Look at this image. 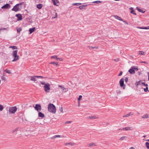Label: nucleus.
Segmentation results:
<instances>
[{
    "label": "nucleus",
    "mask_w": 149,
    "mask_h": 149,
    "mask_svg": "<svg viewBox=\"0 0 149 149\" xmlns=\"http://www.w3.org/2000/svg\"><path fill=\"white\" fill-rule=\"evenodd\" d=\"M122 73H123V72L121 71L120 72V73L118 74V76H121L122 75Z\"/></svg>",
    "instance_id": "obj_52"
},
{
    "label": "nucleus",
    "mask_w": 149,
    "mask_h": 149,
    "mask_svg": "<svg viewBox=\"0 0 149 149\" xmlns=\"http://www.w3.org/2000/svg\"><path fill=\"white\" fill-rule=\"evenodd\" d=\"M114 60L116 62H118L119 61L118 58H116V59H115Z\"/></svg>",
    "instance_id": "obj_56"
},
{
    "label": "nucleus",
    "mask_w": 149,
    "mask_h": 149,
    "mask_svg": "<svg viewBox=\"0 0 149 149\" xmlns=\"http://www.w3.org/2000/svg\"><path fill=\"white\" fill-rule=\"evenodd\" d=\"M22 3H18L12 9V10L15 12H17L20 10L22 7Z\"/></svg>",
    "instance_id": "obj_4"
},
{
    "label": "nucleus",
    "mask_w": 149,
    "mask_h": 149,
    "mask_svg": "<svg viewBox=\"0 0 149 149\" xmlns=\"http://www.w3.org/2000/svg\"><path fill=\"white\" fill-rule=\"evenodd\" d=\"M93 48H94V49H95V48L98 49V47L96 46V47H93Z\"/></svg>",
    "instance_id": "obj_62"
},
{
    "label": "nucleus",
    "mask_w": 149,
    "mask_h": 149,
    "mask_svg": "<svg viewBox=\"0 0 149 149\" xmlns=\"http://www.w3.org/2000/svg\"><path fill=\"white\" fill-rule=\"evenodd\" d=\"M142 118L143 119L145 118H149V115L147 113H146L145 114L143 115L142 116Z\"/></svg>",
    "instance_id": "obj_16"
},
{
    "label": "nucleus",
    "mask_w": 149,
    "mask_h": 149,
    "mask_svg": "<svg viewBox=\"0 0 149 149\" xmlns=\"http://www.w3.org/2000/svg\"><path fill=\"white\" fill-rule=\"evenodd\" d=\"M42 7V5L41 4H39L37 5V7L39 9H41Z\"/></svg>",
    "instance_id": "obj_27"
},
{
    "label": "nucleus",
    "mask_w": 149,
    "mask_h": 149,
    "mask_svg": "<svg viewBox=\"0 0 149 149\" xmlns=\"http://www.w3.org/2000/svg\"><path fill=\"white\" fill-rule=\"evenodd\" d=\"M75 143H72V142H70V143H64V145L65 146H68L69 145L73 146L75 145Z\"/></svg>",
    "instance_id": "obj_21"
},
{
    "label": "nucleus",
    "mask_w": 149,
    "mask_h": 149,
    "mask_svg": "<svg viewBox=\"0 0 149 149\" xmlns=\"http://www.w3.org/2000/svg\"><path fill=\"white\" fill-rule=\"evenodd\" d=\"M50 64H53L54 65H56V66H58V62H51L50 63Z\"/></svg>",
    "instance_id": "obj_33"
},
{
    "label": "nucleus",
    "mask_w": 149,
    "mask_h": 149,
    "mask_svg": "<svg viewBox=\"0 0 149 149\" xmlns=\"http://www.w3.org/2000/svg\"><path fill=\"white\" fill-rule=\"evenodd\" d=\"M148 80L149 81V72L148 73Z\"/></svg>",
    "instance_id": "obj_63"
},
{
    "label": "nucleus",
    "mask_w": 149,
    "mask_h": 149,
    "mask_svg": "<svg viewBox=\"0 0 149 149\" xmlns=\"http://www.w3.org/2000/svg\"><path fill=\"white\" fill-rule=\"evenodd\" d=\"M130 9L131 10L130 13L134 15H136V13H135L134 10H133V8L131 7L130 8Z\"/></svg>",
    "instance_id": "obj_23"
},
{
    "label": "nucleus",
    "mask_w": 149,
    "mask_h": 149,
    "mask_svg": "<svg viewBox=\"0 0 149 149\" xmlns=\"http://www.w3.org/2000/svg\"><path fill=\"white\" fill-rule=\"evenodd\" d=\"M3 107L1 104H0V111H3Z\"/></svg>",
    "instance_id": "obj_36"
},
{
    "label": "nucleus",
    "mask_w": 149,
    "mask_h": 149,
    "mask_svg": "<svg viewBox=\"0 0 149 149\" xmlns=\"http://www.w3.org/2000/svg\"><path fill=\"white\" fill-rule=\"evenodd\" d=\"M88 47L90 49H94V48L93 47H91L89 46H88Z\"/></svg>",
    "instance_id": "obj_53"
},
{
    "label": "nucleus",
    "mask_w": 149,
    "mask_h": 149,
    "mask_svg": "<svg viewBox=\"0 0 149 149\" xmlns=\"http://www.w3.org/2000/svg\"><path fill=\"white\" fill-rule=\"evenodd\" d=\"M1 78L2 80L4 81H5L6 80V78L4 76H2L1 77Z\"/></svg>",
    "instance_id": "obj_46"
},
{
    "label": "nucleus",
    "mask_w": 149,
    "mask_h": 149,
    "mask_svg": "<svg viewBox=\"0 0 149 149\" xmlns=\"http://www.w3.org/2000/svg\"><path fill=\"white\" fill-rule=\"evenodd\" d=\"M136 9L139 12H141L142 13H144L145 12V11L142 10L141 9H140L139 7H136Z\"/></svg>",
    "instance_id": "obj_29"
},
{
    "label": "nucleus",
    "mask_w": 149,
    "mask_h": 149,
    "mask_svg": "<svg viewBox=\"0 0 149 149\" xmlns=\"http://www.w3.org/2000/svg\"><path fill=\"white\" fill-rule=\"evenodd\" d=\"M53 4L55 6H58L57 4L59 3V2L58 0H52Z\"/></svg>",
    "instance_id": "obj_15"
},
{
    "label": "nucleus",
    "mask_w": 149,
    "mask_h": 149,
    "mask_svg": "<svg viewBox=\"0 0 149 149\" xmlns=\"http://www.w3.org/2000/svg\"><path fill=\"white\" fill-rule=\"evenodd\" d=\"M17 108L16 107H10L9 108L8 111L10 113L14 114L17 111Z\"/></svg>",
    "instance_id": "obj_6"
},
{
    "label": "nucleus",
    "mask_w": 149,
    "mask_h": 149,
    "mask_svg": "<svg viewBox=\"0 0 149 149\" xmlns=\"http://www.w3.org/2000/svg\"><path fill=\"white\" fill-rule=\"evenodd\" d=\"M140 62L141 63H144L147 64H148V63L146 61H141Z\"/></svg>",
    "instance_id": "obj_54"
},
{
    "label": "nucleus",
    "mask_w": 149,
    "mask_h": 149,
    "mask_svg": "<svg viewBox=\"0 0 149 149\" xmlns=\"http://www.w3.org/2000/svg\"><path fill=\"white\" fill-rule=\"evenodd\" d=\"M124 79L122 78L119 81L120 86L123 89H124L125 88V85L124 84Z\"/></svg>",
    "instance_id": "obj_7"
},
{
    "label": "nucleus",
    "mask_w": 149,
    "mask_h": 149,
    "mask_svg": "<svg viewBox=\"0 0 149 149\" xmlns=\"http://www.w3.org/2000/svg\"><path fill=\"white\" fill-rule=\"evenodd\" d=\"M58 87L60 88V89L62 91H64L65 92H66L67 91V89L66 88H65L64 87L62 86L58 85Z\"/></svg>",
    "instance_id": "obj_13"
},
{
    "label": "nucleus",
    "mask_w": 149,
    "mask_h": 149,
    "mask_svg": "<svg viewBox=\"0 0 149 149\" xmlns=\"http://www.w3.org/2000/svg\"><path fill=\"white\" fill-rule=\"evenodd\" d=\"M87 6V5H84L79 7L80 9L81 10L83 9L84 8V7H86Z\"/></svg>",
    "instance_id": "obj_28"
},
{
    "label": "nucleus",
    "mask_w": 149,
    "mask_h": 149,
    "mask_svg": "<svg viewBox=\"0 0 149 149\" xmlns=\"http://www.w3.org/2000/svg\"><path fill=\"white\" fill-rule=\"evenodd\" d=\"M51 58H56V59L57 58V56L56 55L52 56L51 57Z\"/></svg>",
    "instance_id": "obj_48"
},
{
    "label": "nucleus",
    "mask_w": 149,
    "mask_h": 149,
    "mask_svg": "<svg viewBox=\"0 0 149 149\" xmlns=\"http://www.w3.org/2000/svg\"><path fill=\"white\" fill-rule=\"evenodd\" d=\"M134 114V113L132 112H130L129 113L126 114L125 115L123 116V117H129L130 116Z\"/></svg>",
    "instance_id": "obj_20"
},
{
    "label": "nucleus",
    "mask_w": 149,
    "mask_h": 149,
    "mask_svg": "<svg viewBox=\"0 0 149 149\" xmlns=\"http://www.w3.org/2000/svg\"><path fill=\"white\" fill-rule=\"evenodd\" d=\"M113 17L116 19H118L120 21H123V19L120 17H118L117 15H114Z\"/></svg>",
    "instance_id": "obj_24"
},
{
    "label": "nucleus",
    "mask_w": 149,
    "mask_h": 149,
    "mask_svg": "<svg viewBox=\"0 0 149 149\" xmlns=\"http://www.w3.org/2000/svg\"><path fill=\"white\" fill-rule=\"evenodd\" d=\"M127 138V137L126 136H123L120 138L119 140L120 141H122L124 139H126Z\"/></svg>",
    "instance_id": "obj_31"
},
{
    "label": "nucleus",
    "mask_w": 149,
    "mask_h": 149,
    "mask_svg": "<svg viewBox=\"0 0 149 149\" xmlns=\"http://www.w3.org/2000/svg\"><path fill=\"white\" fill-rule=\"evenodd\" d=\"M41 84L44 85L43 87L46 93H49L50 90V84L49 83H45V82H41Z\"/></svg>",
    "instance_id": "obj_3"
},
{
    "label": "nucleus",
    "mask_w": 149,
    "mask_h": 149,
    "mask_svg": "<svg viewBox=\"0 0 149 149\" xmlns=\"http://www.w3.org/2000/svg\"><path fill=\"white\" fill-rule=\"evenodd\" d=\"M78 106L80 107V101H78Z\"/></svg>",
    "instance_id": "obj_59"
},
{
    "label": "nucleus",
    "mask_w": 149,
    "mask_h": 149,
    "mask_svg": "<svg viewBox=\"0 0 149 149\" xmlns=\"http://www.w3.org/2000/svg\"><path fill=\"white\" fill-rule=\"evenodd\" d=\"M88 146L91 147L93 146H97L96 144L95 143H91L88 144Z\"/></svg>",
    "instance_id": "obj_17"
},
{
    "label": "nucleus",
    "mask_w": 149,
    "mask_h": 149,
    "mask_svg": "<svg viewBox=\"0 0 149 149\" xmlns=\"http://www.w3.org/2000/svg\"><path fill=\"white\" fill-rule=\"evenodd\" d=\"M56 60H59L60 61H62L63 60V59L62 58H56Z\"/></svg>",
    "instance_id": "obj_47"
},
{
    "label": "nucleus",
    "mask_w": 149,
    "mask_h": 149,
    "mask_svg": "<svg viewBox=\"0 0 149 149\" xmlns=\"http://www.w3.org/2000/svg\"><path fill=\"white\" fill-rule=\"evenodd\" d=\"M9 48H12L13 49H17V47L16 46H9Z\"/></svg>",
    "instance_id": "obj_30"
},
{
    "label": "nucleus",
    "mask_w": 149,
    "mask_h": 149,
    "mask_svg": "<svg viewBox=\"0 0 149 149\" xmlns=\"http://www.w3.org/2000/svg\"><path fill=\"white\" fill-rule=\"evenodd\" d=\"M59 110L61 113H63L64 112L63 111V109L62 107H60L59 108Z\"/></svg>",
    "instance_id": "obj_40"
},
{
    "label": "nucleus",
    "mask_w": 149,
    "mask_h": 149,
    "mask_svg": "<svg viewBox=\"0 0 149 149\" xmlns=\"http://www.w3.org/2000/svg\"><path fill=\"white\" fill-rule=\"evenodd\" d=\"M29 132H30V131H29L25 130L23 131V132L22 134L21 132L19 134L21 135L20 136H28L30 134L29 133Z\"/></svg>",
    "instance_id": "obj_8"
},
{
    "label": "nucleus",
    "mask_w": 149,
    "mask_h": 149,
    "mask_svg": "<svg viewBox=\"0 0 149 149\" xmlns=\"http://www.w3.org/2000/svg\"><path fill=\"white\" fill-rule=\"evenodd\" d=\"M29 78L31 81H36V79L38 78L37 76H30L29 77Z\"/></svg>",
    "instance_id": "obj_11"
},
{
    "label": "nucleus",
    "mask_w": 149,
    "mask_h": 149,
    "mask_svg": "<svg viewBox=\"0 0 149 149\" xmlns=\"http://www.w3.org/2000/svg\"><path fill=\"white\" fill-rule=\"evenodd\" d=\"M55 15H56L55 17H53V18H56L57 17V13H56Z\"/></svg>",
    "instance_id": "obj_60"
},
{
    "label": "nucleus",
    "mask_w": 149,
    "mask_h": 149,
    "mask_svg": "<svg viewBox=\"0 0 149 149\" xmlns=\"http://www.w3.org/2000/svg\"><path fill=\"white\" fill-rule=\"evenodd\" d=\"M121 93V91H120L119 90H118V91H117V93H118V94H120Z\"/></svg>",
    "instance_id": "obj_57"
},
{
    "label": "nucleus",
    "mask_w": 149,
    "mask_h": 149,
    "mask_svg": "<svg viewBox=\"0 0 149 149\" xmlns=\"http://www.w3.org/2000/svg\"><path fill=\"white\" fill-rule=\"evenodd\" d=\"M34 109L38 111H41L42 108L41 105L40 104H36L35 106L34 107Z\"/></svg>",
    "instance_id": "obj_9"
},
{
    "label": "nucleus",
    "mask_w": 149,
    "mask_h": 149,
    "mask_svg": "<svg viewBox=\"0 0 149 149\" xmlns=\"http://www.w3.org/2000/svg\"><path fill=\"white\" fill-rule=\"evenodd\" d=\"M65 137V136H61L60 135H55L53 137H52V138L54 139V138H56L57 137L63 138V137Z\"/></svg>",
    "instance_id": "obj_25"
},
{
    "label": "nucleus",
    "mask_w": 149,
    "mask_h": 149,
    "mask_svg": "<svg viewBox=\"0 0 149 149\" xmlns=\"http://www.w3.org/2000/svg\"><path fill=\"white\" fill-rule=\"evenodd\" d=\"M124 80L125 83H127L128 81V78L127 77H125V79H124Z\"/></svg>",
    "instance_id": "obj_45"
},
{
    "label": "nucleus",
    "mask_w": 149,
    "mask_h": 149,
    "mask_svg": "<svg viewBox=\"0 0 149 149\" xmlns=\"http://www.w3.org/2000/svg\"><path fill=\"white\" fill-rule=\"evenodd\" d=\"M141 84H143V85H144V86L145 85V83L144 82H141Z\"/></svg>",
    "instance_id": "obj_61"
},
{
    "label": "nucleus",
    "mask_w": 149,
    "mask_h": 149,
    "mask_svg": "<svg viewBox=\"0 0 149 149\" xmlns=\"http://www.w3.org/2000/svg\"><path fill=\"white\" fill-rule=\"evenodd\" d=\"M144 91L145 92H146L147 91H148V87H146V88H144Z\"/></svg>",
    "instance_id": "obj_44"
},
{
    "label": "nucleus",
    "mask_w": 149,
    "mask_h": 149,
    "mask_svg": "<svg viewBox=\"0 0 149 149\" xmlns=\"http://www.w3.org/2000/svg\"><path fill=\"white\" fill-rule=\"evenodd\" d=\"M130 149H135V148L133 147H131Z\"/></svg>",
    "instance_id": "obj_64"
},
{
    "label": "nucleus",
    "mask_w": 149,
    "mask_h": 149,
    "mask_svg": "<svg viewBox=\"0 0 149 149\" xmlns=\"http://www.w3.org/2000/svg\"><path fill=\"white\" fill-rule=\"evenodd\" d=\"M144 29H149V26L144 27Z\"/></svg>",
    "instance_id": "obj_55"
},
{
    "label": "nucleus",
    "mask_w": 149,
    "mask_h": 149,
    "mask_svg": "<svg viewBox=\"0 0 149 149\" xmlns=\"http://www.w3.org/2000/svg\"><path fill=\"white\" fill-rule=\"evenodd\" d=\"M128 71L131 74H133L135 73V71L132 67Z\"/></svg>",
    "instance_id": "obj_14"
},
{
    "label": "nucleus",
    "mask_w": 149,
    "mask_h": 149,
    "mask_svg": "<svg viewBox=\"0 0 149 149\" xmlns=\"http://www.w3.org/2000/svg\"><path fill=\"white\" fill-rule=\"evenodd\" d=\"M48 110L49 112L55 113L56 112V109L55 106L53 104L50 103L48 105Z\"/></svg>",
    "instance_id": "obj_1"
},
{
    "label": "nucleus",
    "mask_w": 149,
    "mask_h": 149,
    "mask_svg": "<svg viewBox=\"0 0 149 149\" xmlns=\"http://www.w3.org/2000/svg\"><path fill=\"white\" fill-rule=\"evenodd\" d=\"M122 130H125V131H127L129 130H132V127H127L123 128Z\"/></svg>",
    "instance_id": "obj_18"
},
{
    "label": "nucleus",
    "mask_w": 149,
    "mask_h": 149,
    "mask_svg": "<svg viewBox=\"0 0 149 149\" xmlns=\"http://www.w3.org/2000/svg\"><path fill=\"white\" fill-rule=\"evenodd\" d=\"M16 16L17 17V20H21L22 19V15L20 14H17L16 15Z\"/></svg>",
    "instance_id": "obj_12"
},
{
    "label": "nucleus",
    "mask_w": 149,
    "mask_h": 149,
    "mask_svg": "<svg viewBox=\"0 0 149 149\" xmlns=\"http://www.w3.org/2000/svg\"><path fill=\"white\" fill-rule=\"evenodd\" d=\"M17 31L18 33H19L22 30V29L21 27L17 28Z\"/></svg>",
    "instance_id": "obj_32"
},
{
    "label": "nucleus",
    "mask_w": 149,
    "mask_h": 149,
    "mask_svg": "<svg viewBox=\"0 0 149 149\" xmlns=\"http://www.w3.org/2000/svg\"><path fill=\"white\" fill-rule=\"evenodd\" d=\"M18 51L17 50H14L12 53V55L13 58V60L12 61V62L16 61L19 59V56L17 55Z\"/></svg>",
    "instance_id": "obj_2"
},
{
    "label": "nucleus",
    "mask_w": 149,
    "mask_h": 149,
    "mask_svg": "<svg viewBox=\"0 0 149 149\" xmlns=\"http://www.w3.org/2000/svg\"><path fill=\"white\" fill-rule=\"evenodd\" d=\"M21 132V129L18 127H16L13 129L12 131L11 132L12 134L15 132H16V134H19Z\"/></svg>",
    "instance_id": "obj_5"
},
{
    "label": "nucleus",
    "mask_w": 149,
    "mask_h": 149,
    "mask_svg": "<svg viewBox=\"0 0 149 149\" xmlns=\"http://www.w3.org/2000/svg\"><path fill=\"white\" fill-rule=\"evenodd\" d=\"M141 82H142L141 81H139L136 83V85L137 86L141 84Z\"/></svg>",
    "instance_id": "obj_41"
},
{
    "label": "nucleus",
    "mask_w": 149,
    "mask_h": 149,
    "mask_svg": "<svg viewBox=\"0 0 149 149\" xmlns=\"http://www.w3.org/2000/svg\"><path fill=\"white\" fill-rule=\"evenodd\" d=\"M82 97V96L81 95L79 96V98L78 99V101H80L81 100Z\"/></svg>",
    "instance_id": "obj_42"
},
{
    "label": "nucleus",
    "mask_w": 149,
    "mask_h": 149,
    "mask_svg": "<svg viewBox=\"0 0 149 149\" xmlns=\"http://www.w3.org/2000/svg\"><path fill=\"white\" fill-rule=\"evenodd\" d=\"M145 144L147 148L148 149H149V143L148 142H146V143Z\"/></svg>",
    "instance_id": "obj_35"
},
{
    "label": "nucleus",
    "mask_w": 149,
    "mask_h": 149,
    "mask_svg": "<svg viewBox=\"0 0 149 149\" xmlns=\"http://www.w3.org/2000/svg\"><path fill=\"white\" fill-rule=\"evenodd\" d=\"M123 21V22H124L125 24L126 25H128V23L125 20H123V21Z\"/></svg>",
    "instance_id": "obj_50"
},
{
    "label": "nucleus",
    "mask_w": 149,
    "mask_h": 149,
    "mask_svg": "<svg viewBox=\"0 0 149 149\" xmlns=\"http://www.w3.org/2000/svg\"><path fill=\"white\" fill-rule=\"evenodd\" d=\"M101 2H102V1H93V3L98 4V3H101Z\"/></svg>",
    "instance_id": "obj_34"
},
{
    "label": "nucleus",
    "mask_w": 149,
    "mask_h": 149,
    "mask_svg": "<svg viewBox=\"0 0 149 149\" xmlns=\"http://www.w3.org/2000/svg\"><path fill=\"white\" fill-rule=\"evenodd\" d=\"M88 118L89 119H96L98 118V117L96 116H89L88 117Z\"/></svg>",
    "instance_id": "obj_26"
},
{
    "label": "nucleus",
    "mask_w": 149,
    "mask_h": 149,
    "mask_svg": "<svg viewBox=\"0 0 149 149\" xmlns=\"http://www.w3.org/2000/svg\"><path fill=\"white\" fill-rule=\"evenodd\" d=\"M139 54L140 55H142L145 54V53L143 51H139Z\"/></svg>",
    "instance_id": "obj_37"
},
{
    "label": "nucleus",
    "mask_w": 149,
    "mask_h": 149,
    "mask_svg": "<svg viewBox=\"0 0 149 149\" xmlns=\"http://www.w3.org/2000/svg\"><path fill=\"white\" fill-rule=\"evenodd\" d=\"M4 71L6 72V73H7L8 74L11 73V72H10V71L8 69L5 70H4Z\"/></svg>",
    "instance_id": "obj_38"
},
{
    "label": "nucleus",
    "mask_w": 149,
    "mask_h": 149,
    "mask_svg": "<svg viewBox=\"0 0 149 149\" xmlns=\"http://www.w3.org/2000/svg\"><path fill=\"white\" fill-rule=\"evenodd\" d=\"M38 116L39 117H41V118H43L45 117V116L44 114L40 112H39L38 113Z\"/></svg>",
    "instance_id": "obj_19"
},
{
    "label": "nucleus",
    "mask_w": 149,
    "mask_h": 149,
    "mask_svg": "<svg viewBox=\"0 0 149 149\" xmlns=\"http://www.w3.org/2000/svg\"><path fill=\"white\" fill-rule=\"evenodd\" d=\"M132 68L134 70H135L137 71L138 70V68L137 67L133 66L132 67Z\"/></svg>",
    "instance_id": "obj_43"
},
{
    "label": "nucleus",
    "mask_w": 149,
    "mask_h": 149,
    "mask_svg": "<svg viewBox=\"0 0 149 149\" xmlns=\"http://www.w3.org/2000/svg\"><path fill=\"white\" fill-rule=\"evenodd\" d=\"M35 27H33L32 28H30L29 29V31L30 32V34H31L35 30Z\"/></svg>",
    "instance_id": "obj_22"
},
{
    "label": "nucleus",
    "mask_w": 149,
    "mask_h": 149,
    "mask_svg": "<svg viewBox=\"0 0 149 149\" xmlns=\"http://www.w3.org/2000/svg\"><path fill=\"white\" fill-rule=\"evenodd\" d=\"M37 78H44V77H43L41 76H37Z\"/></svg>",
    "instance_id": "obj_51"
},
{
    "label": "nucleus",
    "mask_w": 149,
    "mask_h": 149,
    "mask_svg": "<svg viewBox=\"0 0 149 149\" xmlns=\"http://www.w3.org/2000/svg\"><path fill=\"white\" fill-rule=\"evenodd\" d=\"M137 28H138V29H145L144 27H137Z\"/></svg>",
    "instance_id": "obj_58"
},
{
    "label": "nucleus",
    "mask_w": 149,
    "mask_h": 149,
    "mask_svg": "<svg viewBox=\"0 0 149 149\" xmlns=\"http://www.w3.org/2000/svg\"><path fill=\"white\" fill-rule=\"evenodd\" d=\"M10 6L8 3H7L3 6H2L1 8L2 9H7L10 8Z\"/></svg>",
    "instance_id": "obj_10"
},
{
    "label": "nucleus",
    "mask_w": 149,
    "mask_h": 149,
    "mask_svg": "<svg viewBox=\"0 0 149 149\" xmlns=\"http://www.w3.org/2000/svg\"><path fill=\"white\" fill-rule=\"evenodd\" d=\"M79 4V5H80L81 4V3H73L72 5L74 6H78Z\"/></svg>",
    "instance_id": "obj_39"
},
{
    "label": "nucleus",
    "mask_w": 149,
    "mask_h": 149,
    "mask_svg": "<svg viewBox=\"0 0 149 149\" xmlns=\"http://www.w3.org/2000/svg\"><path fill=\"white\" fill-rule=\"evenodd\" d=\"M72 121H66L65 122V124H68V123H72Z\"/></svg>",
    "instance_id": "obj_49"
}]
</instances>
